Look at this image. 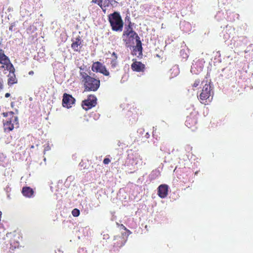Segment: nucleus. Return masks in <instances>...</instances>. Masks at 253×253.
I'll return each instance as SVG.
<instances>
[{
  "label": "nucleus",
  "instance_id": "1",
  "mask_svg": "<svg viewBox=\"0 0 253 253\" xmlns=\"http://www.w3.org/2000/svg\"><path fill=\"white\" fill-rule=\"evenodd\" d=\"M80 76L83 83L84 91H97L100 86L99 78H93L84 71H80Z\"/></svg>",
  "mask_w": 253,
  "mask_h": 253
},
{
  "label": "nucleus",
  "instance_id": "2",
  "mask_svg": "<svg viewBox=\"0 0 253 253\" xmlns=\"http://www.w3.org/2000/svg\"><path fill=\"white\" fill-rule=\"evenodd\" d=\"M108 21L114 31H122L124 27V21L121 15L118 12H114L108 15Z\"/></svg>",
  "mask_w": 253,
  "mask_h": 253
},
{
  "label": "nucleus",
  "instance_id": "3",
  "mask_svg": "<svg viewBox=\"0 0 253 253\" xmlns=\"http://www.w3.org/2000/svg\"><path fill=\"white\" fill-rule=\"evenodd\" d=\"M135 32L133 30V24L129 21L127 25L125 27L123 34V41L126 46H130L132 42H133Z\"/></svg>",
  "mask_w": 253,
  "mask_h": 253
},
{
  "label": "nucleus",
  "instance_id": "4",
  "mask_svg": "<svg viewBox=\"0 0 253 253\" xmlns=\"http://www.w3.org/2000/svg\"><path fill=\"white\" fill-rule=\"evenodd\" d=\"M213 93L211 89V86L210 84H205L201 93L198 96L200 101L202 104L207 105L208 103L211 102L212 99Z\"/></svg>",
  "mask_w": 253,
  "mask_h": 253
},
{
  "label": "nucleus",
  "instance_id": "5",
  "mask_svg": "<svg viewBox=\"0 0 253 253\" xmlns=\"http://www.w3.org/2000/svg\"><path fill=\"white\" fill-rule=\"evenodd\" d=\"M2 115L3 116L7 118L6 120H3V127L4 131L9 132L12 130L14 128L12 123L14 120L17 121V116H14L13 111H8V112H3Z\"/></svg>",
  "mask_w": 253,
  "mask_h": 253
},
{
  "label": "nucleus",
  "instance_id": "6",
  "mask_svg": "<svg viewBox=\"0 0 253 253\" xmlns=\"http://www.w3.org/2000/svg\"><path fill=\"white\" fill-rule=\"evenodd\" d=\"M199 113L198 111L194 110L191 112L185 122V125L191 129H194L196 128L198 123Z\"/></svg>",
  "mask_w": 253,
  "mask_h": 253
},
{
  "label": "nucleus",
  "instance_id": "7",
  "mask_svg": "<svg viewBox=\"0 0 253 253\" xmlns=\"http://www.w3.org/2000/svg\"><path fill=\"white\" fill-rule=\"evenodd\" d=\"M97 104V98L93 94H89L87 98L82 102V106L85 110L94 107Z\"/></svg>",
  "mask_w": 253,
  "mask_h": 253
},
{
  "label": "nucleus",
  "instance_id": "8",
  "mask_svg": "<svg viewBox=\"0 0 253 253\" xmlns=\"http://www.w3.org/2000/svg\"><path fill=\"white\" fill-rule=\"evenodd\" d=\"M7 71H9L7 84L9 86H12V85L14 84H17L18 80L15 74V69L13 64L11 62L10 60L8 64V67L7 69Z\"/></svg>",
  "mask_w": 253,
  "mask_h": 253
},
{
  "label": "nucleus",
  "instance_id": "9",
  "mask_svg": "<svg viewBox=\"0 0 253 253\" xmlns=\"http://www.w3.org/2000/svg\"><path fill=\"white\" fill-rule=\"evenodd\" d=\"M10 59L4 53V50L2 49H0V63L1 64L0 67V69H4L3 73L6 74L8 65L9 63Z\"/></svg>",
  "mask_w": 253,
  "mask_h": 253
},
{
  "label": "nucleus",
  "instance_id": "10",
  "mask_svg": "<svg viewBox=\"0 0 253 253\" xmlns=\"http://www.w3.org/2000/svg\"><path fill=\"white\" fill-rule=\"evenodd\" d=\"M131 69L133 72H144L146 70V65L141 61L133 60V62L131 64Z\"/></svg>",
  "mask_w": 253,
  "mask_h": 253
},
{
  "label": "nucleus",
  "instance_id": "11",
  "mask_svg": "<svg viewBox=\"0 0 253 253\" xmlns=\"http://www.w3.org/2000/svg\"><path fill=\"white\" fill-rule=\"evenodd\" d=\"M75 99L69 93H65L63 95L62 105L64 107L70 108L74 104Z\"/></svg>",
  "mask_w": 253,
  "mask_h": 253
},
{
  "label": "nucleus",
  "instance_id": "12",
  "mask_svg": "<svg viewBox=\"0 0 253 253\" xmlns=\"http://www.w3.org/2000/svg\"><path fill=\"white\" fill-rule=\"evenodd\" d=\"M114 2L116 3L117 1L115 0H98L97 4L101 7L102 11L105 13L108 7L112 6Z\"/></svg>",
  "mask_w": 253,
  "mask_h": 253
},
{
  "label": "nucleus",
  "instance_id": "13",
  "mask_svg": "<svg viewBox=\"0 0 253 253\" xmlns=\"http://www.w3.org/2000/svg\"><path fill=\"white\" fill-rule=\"evenodd\" d=\"M169 192V186L167 184H161L158 188V194L160 198H166Z\"/></svg>",
  "mask_w": 253,
  "mask_h": 253
},
{
  "label": "nucleus",
  "instance_id": "14",
  "mask_svg": "<svg viewBox=\"0 0 253 253\" xmlns=\"http://www.w3.org/2000/svg\"><path fill=\"white\" fill-rule=\"evenodd\" d=\"M126 240L124 237L117 236L114 239V247L117 249L121 248L124 246Z\"/></svg>",
  "mask_w": 253,
  "mask_h": 253
},
{
  "label": "nucleus",
  "instance_id": "15",
  "mask_svg": "<svg viewBox=\"0 0 253 253\" xmlns=\"http://www.w3.org/2000/svg\"><path fill=\"white\" fill-rule=\"evenodd\" d=\"M134 38H135L136 40V44L135 46H134L133 50H138L139 52V54H142L143 49L142 42L140 39V37H139L137 33L135 32Z\"/></svg>",
  "mask_w": 253,
  "mask_h": 253
},
{
  "label": "nucleus",
  "instance_id": "16",
  "mask_svg": "<svg viewBox=\"0 0 253 253\" xmlns=\"http://www.w3.org/2000/svg\"><path fill=\"white\" fill-rule=\"evenodd\" d=\"M71 47L74 51H80L82 48V41L80 36L76 38L71 44Z\"/></svg>",
  "mask_w": 253,
  "mask_h": 253
},
{
  "label": "nucleus",
  "instance_id": "17",
  "mask_svg": "<svg viewBox=\"0 0 253 253\" xmlns=\"http://www.w3.org/2000/svg\"><path fill=\"white\" fill-rule=\"evenodd\" d=\"M22 193L24 196L27 197V198H32L34 196L35 192L31 187H22Z\"/></svg>",
  "mask_w": 253,
  "mask_h": 253
},
{
  "label": "nucleus",
  "instance_id": "18",
  "mask_svg": "<svg viewBox=\"0 0 253 253\" xmlns=\"http://www.w3.org/2000/svg\"><path fill=\"white\" fill-rule=\"evenodd\" d=\"M102 63L96 61L92 64L91 70L93 72H100L101 73Z\"/></svg>",
  "mask_w": 253,
  "mask_h": 253
},
{
  "label": "nucleus",
  "instance_id": "19",
  "mask_svg": "<svg viewBox=\"0 0 253 253\" xmlns=\"http://www.w3.org/2000/svg\"><path fill=\"white\" fill-rule=\"evenodd\" d=\"M101 73H102L105 76H109L110 74L108 70H107L106 67L103 64H101Z\"/></svg>",
  "mask_w": 253,
  "mask_h": 253
},
{
  "label": "nucleus",
  "instance_id": "20",
  "mask_svg": "<svg viewBox=\"0 0 253 253\" xmlns=\"http://www.w3.org/2000/svg\"><path fill=\"white\" fill-rule=\"evenodd\" d=\"M110 65L111 67H112L113 68H115V67H117L118 65L117 59H115V58L114 59V58H113L112 60H111Z\"/></svg>",
  "mask_w": 253,
  "mask_h": 253
},
{
  "label": "nucleus",
  "instance_id": "21",
  "mask_svg": "<svg viewBox=\"0 0 253 253\" xmlns=\"http://www.w3.org/2000/svg\"><path fill=\"white\" fill-rule=\"evenodd\" d=\"M72 213L74 216H79L80 214V211L78 209H74L72 210Z\"/></svg>",
  "mask_w": 253,
  "mask_h": 253
},
{
  "label": "nucleus",
  "instance_id": "22",
  "mask_svg": "<svg viewBox=\"0 0 253 253\" xmlns=\"http://www.w3.org/2000/svg\"><path fill=\"white\" fill-rule=\"evenodd\" d=\"M201 81L200 79H197L194 81V83L192 84V86L193 87H198L199 85L200 84Z\"/></svg>",
  "mask_w": 253,
  "mask_h": 253
},
{
  "label": "nucleus",
  "instance_id": "23",
  "mask_svg": "<svg viewBox=\"0 0 253 253\" xmlns=\"http://www.w3.org/2000/svg\"><path fill=\"white\" fill-rule=\"evenodd\" d=\"M110 155H108L106 158H104L103 162L105 165H108V164L110 163L111 160H110Z\"/></svg>",
  "mask_w": 253,
  "mask_h": 253
},
{
  "label": "nucleus",
  "instance_id": "24",
  "mask_svg": "<svg viewBox=\"0 0 253 253\" xmlns=\"http://www.w3.org/2000/svg\"><path fill=\"white\" fill-rule=\"evenodd\" d=\"M51 148L50 145H48V144H46V145H44V150L43 152L44 153H45L46 151H49Z\"/></svg>",
  "mask_w": 253,
  "mask_h": 253
},
{
  "label": "nucleus",
  "instance_id": "25",
  "mask_svg": "<svg viewBox=\"0 0 253 253\" xmlns=\"http://www.w3.org/2000/svg\"><path fill=\"white\" fill-rule=\"evenodd\" d=\"M117 225L120 226L121 228H123V229L127 230L125 225H123V224H121V225H120V224H119V223H117Z\"/></svg>",
  "mask_w": 253,
  "mask_h": 253
},
{
  "label": "nucleus",
  "instance_id": "26",
  "mask_svg": "<svg viewBox=\"0 0 253 253\" xmlns=\"http://www.w3.org/2000/svg\"><path fill=\"white\" fill-rule=\"evenodd\" d=\"M112 56L114 58H118V57L117 54L114 51L112 53Z\"/></svg>",
  "mask_w": 253,
  "mask_h": 253
},
{
  "label": "nucleus",
  "instance_id": "27",
  "mask_svg": "<svg viewBox=\"0 0 253 253\" xmlns=\"http://www.w3.org/2000/svg\"><path fill=\"white\" fill-rule=\"evenodd\" d=\"M3 82H2V81L1 82H0V89H2V88H3Z\"/></svg>",
  "mask_w": 253,
  "mask_h": 253
},
{
  "label": "nucleus",
  "instance_id": "28",
  "mask_svg": "<svg viewBox=\"0 0 253 253\" xmlns=\"http://www.w3.org/2000/svg\"><path fill=\"white\" fill-rule=\"evenodd\" d=\"M10 93H6L5 94V97H9V96H10Z\"/></svg>",
  "mask_w": 253,
  "mask_h": 253
},
{
  "label": "nucleus",
  "instance_id": "29",
  "mask_svg": "<svg viewBox=\"0 0 253 253\" xmlns=\"http://www.w3.org/2000/svg\"><path fill=\"white\" fill-rule=\"evenodd\" d=\"M98 0H92L91 2H94V3H96L97 4Z\"/></svg>",
  "mask_w": 253,
  "mask_h": 253
},
{
  "label": "nucleus",
  "instance_id": "30",
  "mask_svg": "<svg viewBox=\"0 0 253 253\" xmlns=\"http://www.w3.org/2000/svg\"><path fill=\"white\" fill-rule=\"evenodd\" d=\"M1 217H2V211H0V222L1 220Z\"/></svg>",
  "mask_w": 253,
  "mask_h": 253
},
{
  "label": "nucleus",
  "instance_id": "31",
  "mask_svg": "<svg viewBox=\"0 0 253 253\" xmlns=\"http://www.w3.org/2000/svg\"><path fill=\"white\" fill-rule=\"evenodd\" d=\"M34 71H30L29 72V75H34Z\"/></svg>",
  "mask_w": 253,
  "mask_h": 253
},
{
  "label": "nucleus",
  "instance_id": "32",
  "mask_svg": "<svg viewBox=\"0 0 253 253\" xmlns=\"http://www.w3.org/2000/svg\"><path fill=\"white\" fill-rule=\"evenodd\" d=\"M136 120H137V116H134V117L133 118V121H136Z\"/></svg>",
  "mask_w": 253,
  "mask_h": 253
},
{
  "label": "nucleus",
  "instance_id": "33",
  "mask_svg": "<svg viewBox=\"0 0 253 253\" xmlns=\"http://www.w3.org/2000/svg\"><path fill=\"white\" fill-rule=\"evenodd\" d=\"M13 29V26H11L9 27V30H12Z\"/></svg>",
  "mask_w": 253,
  "mask_h": 253
},
{
  "label": "nucleus",
  "instance_id": "34",
  "mask_svg": "<svg viewBox=\"0 0 253 253\" xmlns=\"http://www.w3.org/2000/svg\"><path fill=\"white\" fill-rule=\"evenodd\" d=\"M11 107H13V102H11Z\"/></svg>",
  "mask_w": 253,
  "mask_h": 253
},
{
  "label": "nucleus",
  "instance_id": "35",
  "mask_svg": "<svg viewBox=\"0 0 253 253\" xmlns=\"http://www.w3.org/2000/svg\"><path fill=\"white\" fill-rule=\"evenodd\" d=\"M31 148H34V145H32V146H31Z\"/></svg>",
  "mask_w": 253,
  "mask_h": 253
}]
</instances>
